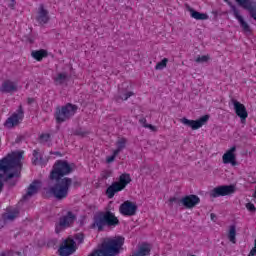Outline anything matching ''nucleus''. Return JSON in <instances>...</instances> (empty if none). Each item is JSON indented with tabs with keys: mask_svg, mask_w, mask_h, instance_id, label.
<instances>
[{
	"mask_svg": "<svg viewBox=\"0 0 256 256\" xmlns=\"http://www.w3.org/2000/svg\"><path fill=\"white\" fill-rule=\"evenodd\" d=\"M21 159L23 152H12L0 160V193L3 191V181L15 187L17 181L13 177H21ZM2 179V181H1Z\"/></svg>",
	"mask_w": 256,
	"mask_h": 256,
	"instance_id": "1",
	"label": "nucleus"
},
{
	"mask_svg": "<svg viewBox=\"0 0 256 256\" xmlns=\"http://www.w3.org/2000/svg\"><path fill=\"white\" fill-rule=\"evenodd\" d=\"M119 218L115 216V213L111 211L97 212L93 216V222L90 225V229H97L99 233L105 231L106 227H117L119 225Z\"/></svg>",
	"mask_w": 256,
	"mask_h": 256,
	"instance_id": "2",
	"label": "nucleus"
},
{
	"mask_svg": "<svg viewBox=\"0 0 256 256\" xmlns=\"http://www.w3.org/2000/svg\"><path fill=\"white\" fill-rule=\"evenodd\" d=\"M125 243V238L118 236L116 238H107L101 245V248L94 251V256H115L119 255L121 247Z\"/></svg>",
	"mask_w": 256,
	"mask_h": 256,
	"instance_id": "3",
	"label": "nucleus"
},
{
	"mask_svg": "<svg viewBox=\"0 0 256 256\" xmlns=\"http://www.w3.org/2000/svg\"><path fill=\"white\" fill-rule=\"evenodd\" d=\"M56 183L54 186L50 188V193L61 201L62 199H66L69 195V188L71 187V183H73V179L69 177H64L63 179L55 180Z\"/></svg>",
	"mask_w": 256,
	"mask_h": 256,
	"instance_id": "4",
	"label": "nucleus"
},
{
	"mask_svg": "<svg viewBox=\"0 0 256 256\" xmlns=\"http://www.w3.org/2000/svg\"><path fill=\"white\" fill-rule=\"evenodd\" d=\"M78 109L79 106L71 103H67L62 107H57L54 113L56 123H58V125H61V123L69 121V119L75 117V113H77Z\"/></svg>",
	"mask_w": 256,
	"mask_h": 256,
	"instance_id": "5",
	"label": "nucleus"
},
{
	"mask_svg": "<svg viewBox=\"0 0 256 256\" xmlns=\"http://www.w3.org/2000/svg\"><path fill=\"white\" fill-rule=\"evenodd\" d=\"M72 171L73 166H71L69 162L65 160H58L53 166L50 174V179L59 181V179H63V177H65L66 175H71Z\"/></svg>",
	"mask_w": 256,
	"mask_h": 256,
	"instance_id": "6",
	"label": "nucleus"
},
{
	"mask_svg": "<svg viewBox=\"0 0 256 256\" xmlns=\"http://www.w3.org/2000/svg\"><path fill=\"white\" fill-rule=\"evenodd\" d=\"M169 202L176 203L179 207H184L185 209H193L201 203V198L195 194H190L182 198L172 197Z\"/></svg>",
	"mask_w": 256,
	"mask_h": 256,
	"instance_id": "7",
	"label": "nucleus"
},
{
	"mask_svg": "<svg viewBox=\"0 0 256 256\" xmlns=\"http://www.w3.org/2000/svg\"><path fill=\"white\" fill-rule=\"evenodd\" d=\"M75 221H77V215L72 211L66 212V214L62 215L55 224V233H61V231H65V229L73 227V225H75Z\"/></svg>",
	"mask_w": 256,
	"mask_h": 256,
	"instance_id": "8",
	"label": "nucleus"
},
{
	"mask_svg": "<svg viewBox=\"0 0 256 256\" xmlns=\"http://www.w3.org/2000/svg\"><path fill=\"white\" fill-rule=\"evenodd\" d=\"M75 251H77V244L73 238H67L63 240L58 249L60 256H70L73 255Z\"/></svg>",
	"mask_w": 256,
	"mask_h": 256,
	"instance_id": "9",
	"label": "nucleus"
},
{
	"mask_svg": "<svg viewBox=\"0 0 256 256\" xmlns=\"http://www.w3.org/2000/svg\"><path fill=\"white\" fill-rule=\"evenodd\" d=\"M224 2L230 6V9L233 12L235 19H237L244 33H251V26H249L245 19H243V16H241V14L239 13V9H237V6L233 5V3L229 0H224Z\"/></svg>",
	"mask_w": 256,
	"mask_h": 256,
	"instance_id": "10",
	"label": "nucleus"
},
{
	"mask_svg": "<svg viewBox=\"0 0 256 256\" xmlns=\"http://www.w3.org/2000/svg\"><path fill=\"white\" fill-rule=\"evenodd\" d=\"M180 121L181 123H183V125L191 127L193 131H197V129H201V127H203V125H205L207 121H209V115H204L200 117L198 120H189L184 117Z\"/></svg>",
	"mask_w": 256,
	"mask_h": 256,
	"instance_id": "11",
	"label": "nucleus"
},
{
	"mask_svg": "<svg viewBox=\"0 0 256 256\" xmlns=\"http://www.w3.org/2000/svg\"><path fill=\"white\" fill-rule=\"evenodd\" d=\"M119 213L124 217H133L137 215V206L131 201H125L120 205Z\"/></svg>",
	"mask_w": 256,
	"mask_h": 256,
	"instance_id": "12",
	"label": "nucleus"
},
{
	"mask_svg": "<svg viewBox=\"0 0 256 256\" xmlns=\"http://www.w3.org/2000/svg\"><path fill=\"white\" fill-rule=\"evenodd\" d=\"M235 193V186L233 185H223V186H219L214 188L211 192H210V196L211 197H225L227 195H231Z\"/></svg>",
	"mask_w": 256,
	"mask_h": 256,
	"instance_id": "13",
	"label": "nucleus"
},
{
	"mask_svg": "<svg viewBox=\"0 0 256 256\" xmlns=\"http://www.w3.org/2000/svg\"><path fill=\"white\" fill-rule=\"evenodd\" d=\"M232 103L234 105V111L236 115L241 119V123H245L247 117H249V114L247 113V108L244 104H241V102L235 99H232Z\"/></svg>",
	"mask_w": 256,
	"mask_h": 256,
	"instance_id": "14",
	"label": "nucleus"
},
{
	"mask_svg": "<svg viewBox=\"0 0 256 256\" xmlns=\"http://www.w3.org/2000/svg\"><path fill=\"white\" fill-rule=\"evenodd\" d=\"M23 106H19L17 113L12 114L6 122H5V127L11 128L15 127L19 123V119H23Z\"/></svg>",
	"mask_w": 256,
	"mask_h": 256,
	"instance_id": "15",
	"label": "nucleus"
},
{
	"mask_svg": "<svg viewBox=\"0 0 256 256\" xmlns=\"http://www.w3.org/2000/svg\"><path fill=\"white\" fill-rule=\"evenodd\" d=\"M235 151H237V147L233 146L222 156V160L225 165H229V163L233 167L237 165V156H235Z\"/></svg>",
	"mask_w": 256,
	"mask_h": 256,
	"instance_id": "16",
	"label": "nucleus"
},
{
	"mask_svg": "<svg viewBox=\"0 0 256 256\" xmlns=\"http://www.w3.org/2000/svg\"><path fill=\"white\" fill-rule=\"evenodd\" d=\"M0 91L1 93H17V91H19V86L17 85V82L7 79L2 83Z\"/></svg>",
	"mask_w": 256,
	"mask_h": 256,
	"instance_id": "17",
	"label": "nucleus"
},
{
	"mask_svg": "<svg viewBox=\"0 0 256 256\" xmlns=\"http://www.w3.org/2000/svg\"><path fill=\"white\" fill-rule=\"evenodd\" d=\"M49 19V11L45 9V6L43 4H40L36 21L40 25H47V23H49Z\"/></svg>",
	"mask_w": 256,
	"mask_h": 256,
	"instance_id": "18",
	"label": "nucleus"
},
{
	"mask_svg": "<svg viewBox=\"0 0 256 256\" xmlns=\"http://www.w3.org/2000/svg\"><path fill=\"white\" fill-rule=\"evenodd\" d=\"M41 182L39 180H34L28 187L26 194L23 196V199L27 201V199H31L33 195H37L39 193V188Z\"/></svg>",
	"mask_w": 256,
	"mask_h": 256,
	"instance_id": "19",
	"label": "nucleus"
},
{
	"mask_svg": "<svg viewBox=\"0 0 256 256\" xmlns=\"http://www.w3.org/2000/svg\"><path fill=\"white\" fill-rule=\"evenodd\" d=\"M151 255V244L142 243L138 245V248L131 256H150Z\"/></svg>",
	"mask_w": 256,
	"mask_h": 256,
	"instance_id": "20",
	"label": "nucleus"
},
{
	"mask_svg": "<svg viewBox=\"0 0 256 256\" xmlns=\"http://www.w3.org/2000/svg\"><path fill=\"white\" fill-rule=\"evenodd\" d=\"M119 191H123L122 187L119 185V182H114L106 189V195L108 199H113L115 193H119Z\"/></svg>",
	"mask_w": 256,
	"mask_h": 256,
	"instance_id": "21",
	"label": "nucleus"
},
{
	"mask_svg": "<svg viewBox=\"0 0 256 256\" xmlns=\"http://www.w3.org/2000/svg\"><path fill=\"white\" fill-rule=\"evenodd\" d=\"M188 11L192 19H196V21H206V19H209V15L205 13L197 12L193 8H189Z\"/></svg>",
	"mask_w": 256,
	"mask_h": 256,
	"instance_id": "22",
	"label": "nucleus"
},
{
	"mask_svg": "<svg viewBox=\"0 0 256 256\" xmlns=\"http://www.w3.org/2000/svg\"><path fill=\"white\" fill-rule=\"evenodd\" d=\"M133 95H135V93L131 91L124 92L123 90H119L118 95L115 96V101L117 103L120 101H127V99H129V97H133Z\"/></svg>",
	"mask_w": 256,
	"mask_h": 256,
	"instance_id": "23",
	"label": "nucleus"
},
{
	"mask_svg": "<svg viewBox=\"0 0 256 256\" xmlns=\"http://www.w3.org/2000/svg\"><path fill=\"white\" fill-rule=\"evenodd\" d=\"M31 55L33 59H36V61H43L44 57H47L48 52L45 49L34 50Z\"/></svg>",
	"mask_w": 256,
	"mask_h": 256,
	"instance_id": "24",
	"label": "nucleus"
},
{
	"mask_svg": "<svg viewBox=\"0 0 256 256\" xmlns=\"http://www.w3.org/2000/svg\"><path fill=\"white\" fill-rule=\"evenodd\" d=\"M17 217H19V210L17 209L8 211L7 213L3 214L4 221H15Z\"/></svg>",
	"mask_w": 256,
	"mask_h": 256,
	"instance_id": "25",
	"label": "nucleus"
},
{
	"mask_svg": "<svg viewBox=\"0 0 256 256\" xmlns=\"http://www.w3.org/2000/svg\"><path fill=\"white\" fill-rule=\"evenodd\" d=\"M118 183L122 189H125V187L131 183V176L129 174H121Z\"/></svg>",
	"mask_w": 256,
	"mask_h": 256,
	"instance_id": "26",
	"label": "nucleus"
},
{
	"mask_svg": "<svg viewBox=\"0 0 256 256\" xmlns=\"http://www.w3.org/2000/svg\"><path fill=\"white\" fill-rule=\"evenodd\" d=\"M32 163L34 165H43V155L41 153H39V149H36L33 151V158H32Z\"/></svg>",
	"mask_w": 256,
	"mask_h": 256,
	"instance_id": "27",
	"label": "nucleus"
},
{
	"mask_svg": "<svg viewBox=\"0 0 256 256\" xmlns=\"http://www.w3.org/2000/svg\"><path fill=\"white\" fill-rule=\"evenodd\" d=\"M127 145V139L125 138H121L116 142V147L117 149L114 150L115 155H119V153H121V151H123V149H125Z\"/></svg>",
	"mask_w": 256,
	"mask_h": 256,
	"instance_id": "28",
	"label": "nucleus"
},
{
	"mask_svg": "<svg viewBox=\"0 0 256 256\" xmlns=\"http://www.w3.org/2000/svg\"><path fill=\"white\" fill-rule=\"evenodd\" d=\"M237 228L235 225L230 226L229 233H228V239L231 243H236L237 241Z\"/></svg>",
	"mask_w": 256,
	"mask_h": 256,
	"instance_id": "29",
	"label": "nucleus"
},
{
	"mask_svg": "<svg viewBox=\"0 0 256 256\" xmlns=\"http://www.w3.org/2000/svg\"><path fill=\"white\" fill-rule=\"evenodd\" d=\"M67 73H59L57 77L54 78L55 85H63L67 81Z\"/></svg>",
	"mask_w": 256,
	"mask_h": 256,
	"instance_id": "30",
	"label": "nucleus"
},
{
	"mask_svg": "<svg viewBox=\"0 0 256 256\" xmlns=\"http://www.w3.org/2000/svg\"><path fill=\"white\" fill-rule=\"evenodd\" d=\"M167 63H169V59L164 58L162 61L158 62L155 66L156 71H162V69H165L167 67Z\"/></svg>",
	"mask_w": 256,
	"mask_h": 256,
	"instance_id": "31",
	"label": "nucleus"
},
{
	"mask_svg": "<svg viewBox=\"0 0 256 256\" xmlns=\"http://www.w3.org/2000/svg\"><path fill=\"white\" fill-rule=\"evenodd\" d=\"M39 139L40 143H47L49 142V139H51V134H41Z\"/></svg>",
	"mask_w": 256,
	"mask_h": 256,
	"instance_id": "32",
	"label": "nucleus"
},
{
	"mask_svg": "<svg viewBox=\"0 0 256 256\" xmlns=\"http://www.w3.org/2000/svg\"><path fill=\"white\" fill-rule=\"evenodd\" d=\"M113 175V172L111 170H104L101 172L102 179H109Z\"/></svg>",
	"mask_w": 256,
	"mask_h": 256,
	"instance_id": "33",
	"label": "nucleus"
},
{
	"mask_svg": "<svg viewBox=\"0 0 256 256\" xmlns=\"http://www.w3.org/2000/svg\"><path fill=\"white\" fill-rule=\"evenodd\" d=\"M195 61L196 63H207V61H209V56H198Z\"/></svg>",
	"mask_w": 256,
	"mask_h": 256,
	"instance_id": "34",
	"label": "nucleus"
},
{
	"mask_svg": "<svg viewBox=\"0 0 256 256\" xmlns=\"http://www.w3.org/2000/svg\"><path fill=\"white\" fill-rule=\"evenodd\" d=\"M74 239L78 243H83V241L85 240V235L83 233H78L74 236Z\"/></svg>",
	"mask_w": 256,
	"mask_h": 256,
	"instance_id": "35",
	"label": "nucleus"
},
{
	"mask_svg": "<svg viewBox=\"0 0 256 256\" xmlns=\"http://www.w3.org/2000/svg\"><path fill=\"white\" fill-rule=\"evenodd\" d=\"M246 209H248L251 213H255L256 207L255 204L249 202L246 204Z\"/></svg>",
	"mask_w": 256,
	"mask_h": 256,
	"instance_id": "36",
	"label": "nucleus"
},
{
	"mask_svg": "<svg viewBox=\"0 0 256 256\" xmlns=\"http://www.w3.org/2000/svg\"><path fill=\"white\" fill-rule=\"evenodd\" d=\"M119 154H115V151L113 152L112 156H108L106 159V163H113L115 161V157H117Z\"/></svg>",
	"mask_w": 256,
	"mask_h": 256,
	"instance_id": "37",
	"label": "nucleus"
},
{
	"mask_svg": "<svg viewBox=\"0 0 256 256\" xmlns=\"http://www.w3.org/2000/svg\"><path fill=\"white\" fill-rule=\"evenodd\" d=\"M0 256H13V250H4L0 252Z\"/></svg>",
	"mask_w": 256,
	"mask_h": 256,
	"instance_id": "38",
	"label": "nucleus"
},
{
	"mask_svg": "<svg viewBox=\"0 0 256 256\" xmlns=\"http://www.w3.org/2000/svg\"><path fill=\"white\" fill-rule=\"evenodd\" d=\"M145 129H150L151 131H157V127L151 125V124H145L144 125Z\"/></svg>",
	"mask_w": 256,
	"mask_h": 256,
	"instance_id": "39",
	"label": "nucleus"
},
{
	"mask_svg": "<svg viewBox=\"0 0 256 256\" xmlns=\"http://www.w3.org/2000/svg\"><path fill=\"white\" fill-rule=\"evenodd\" d=\"M71 185H73V187H75V189H77V187H81V181L73 180Z\"/></svg>",
	"mask_w": 256,
	"mask_h": 256,
	"instance_id": "40",
	"label": "nucleus"
},
{
	"mask_svg": "<svg viewBox=\"0 0 256 256\" xmlns=\"http://www.w3.org/2000/svg\"><path fill=\"white\" fill-rule=\"evenodd\" d=\"M256 255V246H254L252 249H251V251H250V253L248 254V256H255Z\"/></svg>",
	"mask_w": 256,
	"mask_h": 256,
	"instance_id": "41",
	"label": "nucleus"
},
{
	"mask_svg": "<svg viewBox=\"0 0 256 256\" xmlns=\"http://www.w3.org/2000/svg\"><path fill=\"white\" fill-rule=\"evenodd\" d=\"M139 123H141V125H143V127H145V125H147V119L142 118L139 120Z\"/></svg>",
	"mask_w": 256,
	"mask_h": 256,
	"instance_id": "42",
	"label": "nucleus"
},
{
	"mask_svg": "<svg viewBox=\"0 0 256 256\" xmlns=\"http://www.w3.org/2000/svg\"><path fill=\"white\" fill-rule=\"evenodd\" d=\"M27 103L28 105H32V103H35V98H28Z\"/></svg>",
	"mask_w": 256,
	"mask_h": 256,
	"instance_id": "43",
	"label": "nucleus"
},
{
	"mask_svg": "<svg viewBox=\"0 0 256 256\" xmlns=\"http://www.w3.org/2000/svg\"><path fill=\"white\" fill-rule=\"evenodd\" d=\"M210 217L212 221H217V215H215V213H211Z\"/></svg>",
	"mask_w": 256,
	"mask_h": 256,
	"instance_id": "44",
	"label": "nucleus"
},
{
	"mask_svg": "<svg viewBox=\"0 0 256 256\" xmlns=\"http://www.w3.org/2000/svg\"><path fill=\"white\" fill-rule=\"evenodd\" d=\"M55 155H60V153H59V152H56Z\"/></svg>",
	"mask_w": 256,
	"mask_h": 256,
	"instance_id": "45",
	"label": "nucleus"
},
{
	"mask_svg": "<svg viewBox=\"0 0 256 256\" xmlns=\"http://www.w3.org/2000/svg\"><path fill=\"white\" fill-rule=\"evenodd\" d=\"M0 145H1V138H0Z\"/></svg>",
	"mask_w": 256,
	"mask_h": 256,
	"instance_id": "46",
	"label": "nucleus"
}]
</instances>
